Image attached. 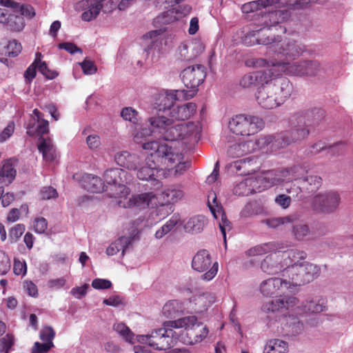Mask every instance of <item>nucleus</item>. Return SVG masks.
Wrapping results in <instances>:
<instances>
[{
  "instance_id": "nucleus-17",
  "label": "nucleus",
  "mask_w": 353,
  "mask_h": 353,
  "mask_svg": "<svg viewBox=\"0 0 353 353\" xmlns=\"http://www.w3.org/2000/svg\"><path fill=\"white\" fill-rule=\"evenodd\" d=\"M194 96V90L191 92H185V90H171L159 96V111H163L168 115L170 108L174 105V101L181 99H189Z\"/></svg>"
},
{
  "instance_id": "nucleus-21",
  "label": "nucleus",
  "mask_w": 353,
  "mask_h": 353,
  "mask_svg": "<svg viewBox=\"0 0 353 353\" xmlns=\"http://www.w3.org/2000/svg\"><path fill=\"white\" fill-rule=\"evenodd\" d=\"M260 292L265 296H272L280 289H290V282L287 279L271 278L260 284Z\"/></svg>"
},
{
  "instance_id": "nucleus-51",
  "label": "nucleus",
  "mask_w": 353,
  "mask_h": 353,
  "mask_svg": "<svg viewBox=\"0 0 353 353\" xmlns=\"http://www.w3.org/2000/svg\"><path fill=\"white\" fill-rule=\"evenodd\" d=\"M34 61H37V68H38L39 71L46 78L53 79L57 77L58 73L50 70L45 61H42L41 60L38 61L37 58L35 59Z\"/></svg>"
},
{
  "instance_id": "nucleus-46",
  "label": "nucleus",
  "mask_w": 353,
  "mask_h": 353,
  "mask_svg": "<svg viewBox=\"0 0 353 353\" xmlns=\"http://www.w3.org/2000/svg\"><path fill=\"white\" fill-rule=\"evenodd\" d=\"M251 152L248 141L230 145L228 150V156L239 158Z\"/></svg>"
},
{
  "instance_id": "nucleus-23",
  "label": "nucleus",
  "mask_w": 353,
  "mask_h": 353,
  "mask_svg": "<svg viewBox=\"0 0 353 353\" xmlns=\"http://www.w3.org/2000/svg\"><path fill=\"white\" fill-rule=\"evenodd\" d=\"M286 248L287 244L283 242H269L250 248L245 252V255L248 257L261 256L272 252L281 251Z\"/></svg>"
},
{
  "instance_id": "nucleus-26",
  "label": "nucleus",
  "mask_w": 353,
  "mask_h": 353,
  "mask_svg": "<svg viewBox=\"0 0 353 353\" xmlns=\"http://www.w3.org/2000/svg\"><path fill=\"white\" fill-rule=\"evenodd\" d=\"M282 170H268L255 177L258 181V185L261 186V190L285 182V178L280 174Z\"/></svg>"
},
{
  "instance_id": "nucleus-25",
  "label": "nucleus",
  "mask_w": 353,
  "mask_h": 353,
  "mask_svg": "<svg viewBox=\"0 0 353 353\" xmlns=\"http://www.w3.org/2000/svg\"><path fill=\"white\" fill-rule=\"evenodd\" d=\"M163 210L162 207L154 208L147 214L139 216L133 221V225L136 227L141 226L143 228H150L159 223L165 217V214L159 216L160 212Z\"/></svg>"
},
{
  "instance_id": "nucleus-61",
  "label": "nucleus",
  "mask_w": 353,
  "mask_h": 353,
  "mask_svg": "<svg viewBox=\"0 0 353 353\" xmlns=\"http://www.w3.org/2000/svg\"><path fill=\"white\" fill-rule=\"evenodd\" d=\"M14 344V339L11 335L7 334L0 339V352L9 353Z\"/></svg>"
},
{
  "instance_id": "nucleus-3",
  "label": "nucleus",
  "mask_w": 353,
  "mask_h": 353,
  "mask_svg": "<svg viewBox=\"0 0 353 353\" xmlns=\"http://www.w3.org/2000/svg\"><path fill=\"white\" fill-rule=\"evenodd\" d=\"M196 108V104L192 102L182 105L174 104L168 114L170 118L165 115L150 117L148 121L150 127L141 128L136 130L134 141L136 143H141L143 138L152 134L170 141L190 137L196 139L201 132V127L199 123L175 124L174 122V120L183 121L190 119L194 114Z\"/></svg>"
},
{
  "instance_id": "nucleus-31",
  "label": "nucleus",
  "mask_w": 353,
  "mask_h": 353,
  "mask_svg": "<svg viewBox=\"0 0 353 353\" xmlns=\"http://www.w3.org/2000/svg\"><path fill=\"white\" fill-rule=\"evenodd\" d=\"M276 4L279 6H284L288 4V0H257L253 1L243 4L242 10L244 12H252L263 8L270 7L277 8Z\"/></svg>"
},
{
  "instance_id": "nucleus-11",
  "label": "nucleus",
  "mask_w": 353,
  "mask_h": 353,
  "mask_svg": "<svg viewBox=\"0 0 353 353\" xmlns=\"http://www.w3.org/2000/svg\"><path fill=\"white\" fill-rule=\"evenodd\" d=\"M121 0H80L74 5V9L81 12V19L83 21H91L99 14L102 8L105 12H110L116 8Z\"/></svg>"
},
{
  "instance_id": "nucleus-39",
  "label": "nucleus",
  "mask_w": 353,
  "mask_h": 353,
  "mask_svg": "<svg viewBox=\"0 0 353 353\" xmlns=\"http://www.w3.org/2000/svg\"><path fill=\"white\" fill-rule=\"evenodd\" d=\"M38 148L39 152L42 153L43 158L46 161L52 162L56 159V149L51 139H42Z\"/></svg>"
},
{
  "instance_id": "nucleus-27",
  "label": "nucleus",
  "mask_w": 353,
  "mask_h": 353,
  "mask_svg": "<svg viewBox=\"0 0 353 353\" xmlns=\"http://www.w3.org/2000/svg\"><path fill=\"white\" fill-rule=\"evenodd\" d=\"M114 161L117 165L128 170H136L139 165V156L128 151L118 152L114 155Z\"/></svg>"
},
{
  "instance_id": "nucleus-13",
  "label": "nucleus",
  "mask_w": 353,
  "mask_h": 353,
  "mask_svg": "<svg viewBox=\"0 0 353 353\" xmlns=\"http://www.w3.org/2000/svg\"><path fill=\"white\" fill-rule=\"evenodd\" d=\"M119 207L139 210L154 208L158 204V197L153 192L133 194L130 196H121L117 201Z\"/></svg>"
},
{
  "instance_id": "nucleus-32",
  "label": "nucleus",
  "mask_w": 353,
  "mask_h": 353,
  "mask_svg": "<svg viewBox=\"0 0 353 353\" xmlns=\"http://www.w3.org/2000/svg\"><path fill=\"white\" fill-rule=\"evenodd\" d=\"M82 186L88 191L94 193H100L105 191L106 189V185L100 177L90 174H84L82 176Z\"/></svg>"
},
{
  "instance_id": "nucleus-14",
  "label": "nucleus",
  "mask_w": 353,
  "mask_h": 353,
  "mask_svg": "<svg viewBox=\"0 0 353 353\" xmlns=\"http://www.w3.org/2000/svg\"><path fill=\"white\" fill-rule=\"evenodd\" d=\"M192 268L199 272L207 271L201 276V278L203 281H210L216 275L219 264L217 262L212 263V256L207 250H201L193 256Z\"/></svg>"
},
{
  "instance_id": "nucleus-52",
  "label": "nucleus",
  "mask_w": 353,
  "mask_h": 353,
  "mask_svg": "<svg viewBox=\"0 0 353 353\" xmlns=\"http://www.w3.org/2000/svg\"><path fill=\"white\" fill-rule=\"evenodd\" d=\"M13 272L17 276H24L27 273V265L24 259L14 258Z\"/></svg>"
},
{
  "instance_id": "nucleus-41",
  "label": "nucleus",
  "mask_w": 353,
  "mask_h": 353,
  "mask_svg": "<svg viewBox=\"0 0 353 353\" xmlns=\"http://www.w3.org/2000/svg\"><path fill=\"white\" fill-rule=\"evenodd\" d=\"M300 307L304 310V314L306 311L317 314L325 310L326 301L321 297L315 296L307 300L306 304Z\"/></svg>"
},
{
  "instance_id": "nucleus-28",
  "label": "nucleus",
  "mask_w": 353,
  "mask_h": 353,
  "mask_svg": "<svg viewBox=\"0 0 353 353\" xmlns=\"http://www.w3.org/2000/svg\"><path fill=\"white\" fill-rule=\"evenodd\" d=\"M251 152L256 150L263 149L266 146L270 145L271 149L282 148L280 136L272 137L271 135L261 137L255 141H248Z\"/></svg>"
},
{
  "instance_id": "nucleus-60",
  "label": "nucleus",
  "mask_w": 353,
  "mask_h": 353,
  "mask_svg": "<svg viewBox=\"0 0 353 353\" xmlns=\"http://www.w3.org/2000/svg\"><path fill=\"white\" fill-rule=\"evenodd\" d=\"M161 33L160 30H153L148 32L144 36V39L150 45V48L157 45L160 41Z\"/></svg>"
},
{
  "instance_id": "nucleus-36",
  "label": "nucleus",
  "mask_w": 353,
  "mask_h": 353,
  "mask_svg": "<svg viewBox=\"0 0 353 353\" xmlns=\"http://www.w3.org/2000/svg\"><path fill=\"white\" fill-rule=\"evenodd\" d=\"M133 238L132 236H123L113 241L106 249L108 256H113L121 252L123 256L125 250L131 245Z\"/></svg>"
},
{
  "instance_id": "nucleus-24",
  "label": "nucleus",
  "mask_w": 353,
  "mask_h": 353,
  "mask_svg": "<svg viewBox=\"0 0 353 353\" xmlns=\"http://www.w3.org/2000/svg\"><path fill=\"white\" fill-rule=\"evenodd\" d=\"M18 161L15 158L3 160L0 165V180L5 184H10L17 175Z\"/></svg>"
},
{
  "instance_id": "nucleus-5",
  "label": "nucleus",
  "mask_w": 353,
  "mask_h": 353,
  "mask_svg": "<svg viewBox=\"0 0 353 353\" xmlns=\"http://www.w3.org/2000/svg\"><path fill=\"white\" fill-rule=\"evenodd\" d=\"M272 77H264L265 84L260 87L256 93V101L265 109H273L284 103L291 95L292 85L286 78L269 81Z\"/></svg>"
},
{
  "instance_id": "nucleus-45",
  "label": "nucleus",
  "mask_w": 353,
  "mask_h": 353,
  "mask_svg": "<svg viewBox=\"0 0 353 353\" xmlns=\"http://www.w3.org/2000/svg\"><path fill=\"white\" fill-rule=\"evenodd\" d=\"M114 330L117 332L126 342L134 344L136 336L130 329L123 323H116L113 325Z\"/></svg>"
},
{
  "instance_id": "nucleus-53",
  "label": "nucleus",
  "mask_w": 353,
  "mask_h": 353,
  "mask_svg": "<svg viewBox=\"0 0 353 353\" xmlns=\"http://www.w3.org/2000/svg\"><path fill=\"white\" fill-rule=\"evenodd\" d=\"M25 230V225L21 223L17 224L12 227L9 231V237L11 242H17L24 233Z\"/></svg>"
},
{
  "instance_id": "nucleus-38",
  "label": "nucleus",
  "mask_w": 353,
  "mask_h": 353,
  "mask_svg": "<svg viewBox=\"0 0 353 353\" xmlns=\"http://www.w3.org/2000/svg\"><path fill=\"white\" fill-rule=\"evenodd\" d=\"M321 178L317 176H306L305 179H303L301 181V185L297 186L296 197L299 199L302 198V195H299L301 193L313 192L319 188L321 185Z\"/></svg>"
},
{
  "instance_id": "nucleus-8",
  "label": "nucleus",
  "mask_w": 353,
  "mask_h": 353,
  "mask_svg": "<svg viewBox=\"0 0 353 353\" xmlns=\"http://www.w3.org/2000/svg\"><path fill=\"white\" fill-rule=\"evenodd\" d=\"M167 322L163 323V327L153 330L148 334L136 336L137 342L148 345L154 350H166L170 349L179 340L176 332L172 330L174 327L165 326Z\"/></svg>"
},
{
  "instance_id": "nucleus-40",
  "label": "nucleus",
  "mask_w": 353,
  "mask_h": 353,
  "mask_svg": "<svg viewBox=\"0 0 353 353\" xmlns=\"http://www.w3.org/2000/svg\"><path fill=\"white\" fill-rule=\"evenodd\" d=\"M208 222L207 219L202 215H198L190 218L184 225V229L187 232L195 234L201 232Z\"/></svg>"
},
{
  "instance_id": "nucleus-35",
  "label": "nucleus",
  "mask_w": 353,
  "mask_h": 353,
  "mask_svg": "<svg viewBox=\"0 0 353 353\" xmlns=\"http://www.w3.org/2000/svg\"><path fill=\"white\" fill-rule=\"evenodd\" d=\"M261 191V186L258 185V181L255 177H249L240 182L234 188L236 194L248 196L255 192Z\"/></svg>"
},
{
  "instance_id": "nucleus-16",
  "label": "nucleus",
  "mask_w": 353,
  "mask_h": 353,
  "mask_svg": "<svg viewBox=\"0 0 353 353\" xmlns=\"http://www.w3.org/2000/svg\"><path fill=\"white\" fill-rule=\"evenodd\" d=\"M216 301V296L214 292H205L195 295L186 302L187 312L202 314L206 312Z\"/></svg>"
},
{
  "instance_id": "nucleus-9",
  "label": "nucleus",
  "mask_w": 353,
  "mask_h": 353,
  "mask_svg": "<svg viewBox=\"0 0 353 353\" xmlns=\"http://www.w3.org/2000/svg\"><path fill=\"white\" fill-rule=\"evenodd\" d=\"M103 179L110 197L117 201L121 196L130 195V190L125 184L131 181L132 176L126 170L118 168L108 169L103 174Z\"/></svg>"
},
{
  "instance_id": "nucleus-2",
  "label": "nucleus",
  "mask_w": 353,
  "mask_h": 353,
  "mask_svg": "<svg viewBox=\"0 0 353 353\" xmlns=\"http://www.w3.org/2000/svg\"><path fill=\"white\" fill-rule=\"evenodd\" d=\"M140 143L143 150L151 152L143 163H141L140 161L137 169V176L140 180L157 181L159 183L162 179L182 176L190 166L183 154L169 144H159L154 141Z\"/></svg>"
},
{
  "instance_id": "nucleus-6",
  "label": "nucleus",
  "mask_w": 353,
  "mask_h": 353,
  "mask_svg": "<svg viewBox=\"0 0 353 353\" xmlns=\"http://www.w3.org/2000/svg\"><path fill=\"white\" fill-rule=\"evenodd\" d=\"M165 326L174 329L183 328L185 333L178 340L186 345H195L202 342L208 335L209 330L206 325L198 321L195 316H188L174 321H168Z\"/></svg>"
},
{
  "instance_id": "nucleus-10",
  "label": "nucleus",
  "mask_w": 353,
  "mask_h": 353,
  "mask_svg": "<svg viewBox=\"0 0 353 353\" xmlns=\"http://www.w3.org/2000/svg\"><path fill=\"white\" fill-rule=\"evenodd\" d=\"M319 273V267L312 263L303 262L288 265L282 275L290 282L291 289L292 287L303 285L312 281L318 277Z\"/></svg>"
},
{
  "instance_id": "nucleus-34",
  "label": "nucleus",
  "mask_w": 353,
  "mask_h": 353,
  "mask_svg": "<svg viewBox=\"0 0 353 353\" xmlns=\"http://www.w3.org/2000/svg\"><path fill=\"white\" fill-rule=\"evenodd\" d=\"M264 68H265L264 70L245 74L240 81V85L243 88H249L254 85L258 81L263 83L265 77H274L271 73L269 72V70L271 68V67Z\"/></svg>"
},
{
  "instance_id": "nucleus-56",
  "label": "nucleus",
  "mask_w": 353,
  "mask_h": 353,
  "mask_svg": "<svg viewBox=\"0 0 353 353\" xmlns=\"http://www.w3.org/2000/svg\"><path fill=\"white\" fill-rule=\"evenodd\" d=\"M57 196L58 192L57 190L51 186L43 187L39 192V197L42 200L56 199Z\"/></svg>"
},
{
  "instance_id": "nucleus-42",
  "label": "nucleus",
  "mask_w": 353,
  "mask_h": 353,
  "mask_svg": "<svg viewBox=\"0 0 353 353\" xmlns=\"http://www.w3.org/2000/svg\"><path fill=\"white\" fill-rule=\"evenodd\" d=\"M283 250L284 249L277 252H282L281 255L282 259H284L283 263H288V265H285V267H288V265L294 263H301V262H299V261L303 260L306 257V254L303 251L299 250H291L289 251H284Z\"/></svg>"
},
{
  "instance_id": "nucleus-48",
  "label": "nucleus",
  "mask_w": 353,
  "mask_h": 353,
  "mask_svg": "<svg viewBox=\"0 0 353 353\" xmlns=\"http://www.w3.org/2000/svg\"><path fill=\"white\" fill-rule=\"evenodd\" d=\"M121 116L124 120L135 125L139 124L141 121L139 112L131 107L123 108L121 112Z\"/></svg>"
},
{
  "instance_id": "nucleus-64",
  "label": "nucleus",
  "mask_w": 353,
  "mask_h": 353,
  "mask_svg": "<svg viewBox=\"0 0 353 353\" xmlns=\"http://www.w3.org/2000/svg\"><path fill=\"white\" fill-rule=\"evenodd\" d=\"M85 142L90 150H97L101 145L100 137L95 134L88 135L85 139Z\"/></svg>"
},
{
  "instance_id": "nucleus-55",
  "label": "nucleus",
  "mask_w": 353,
  "mask_h": 353,
  "mask_svg": "<svg viewBox=\"0 0 353 353\" xmlns=\"http://www.w3.org/2000/svg\"><path fill=\"white\" fill-rule=\"evenodd\" d=\"M292 221V219L290 216H285L268 219L265 221V223L268 227L276 228Z\"/></svg>"
},
{
  "instance_id": "nucleus-7",
  "label": "nucleus",
  "mask_w": 353,
  "mask_h": 353,
  "mask_svg": "<svg viewBox=\"0 0 353 353\" xmlns=\"http://www.w3.org/2000/svg\"><path fill=\"white\" fill-rule=\"evenodd\" d=\"M323 116L318 109L307 110L296 112L294 115V125L284 135H279L283 147L305 139L309 134L308 124L312 119H319Z\"/></svg>"
},
{
  "instance_id": "nucleus-15",
  "label": "nucleus",
  "mask_w": 353,
  "mask_h": 353,
  "mask_svg": "<svg viewBox=\"0 0 353 353\" xmlns=\"http://www.w3.org/2000/svg\"><path fill=\"white\" fill-rule=\"evenodd\" d=\"M181 79L184 85L189 88L185 92H196L197 87L204 81L206 72L205 67L202 65L189 66L181 72Z\"/></svg>"
},
{
  "instance_id": "nucleus-19",
  "label": "nucleus",
  "mask_w": 353,
  "mask_h": 353,
  "mask_svg": "<svg viewBox=\"0 0 353 353\" xmlns=\"http://www.w3.org/2000/svg\"><path fill=\"white\" fill-rule=\"evenodd\" d=\"M282 259L280 252L268 255L261 262V268L263 272L268 274H276L281 272L283 274L288 263H284Z\"/></svg>"
},
{
  "instance_id": "nucleus-59",
  "label": "nucleus",
  "mask_w": 353,
  "mask_h": 353,
  "mask_svg": "<svg viewBox=\"0 0 353 353\" xmlns=\"http://www.w3.org/2000/svg\"><path fill=\"white\" fill-rule=\"evenodd\" d=\"M177 19L178 17L174 14V10H169L163 12L157 18V21L163 24L170 23Z\"/></svg>"
},
{
  "instance_id": "nucleus-37",
  "label": "nucleus",
  "mask_w": 353,
  "mask_h": 353,
  "mask_svg": "<svg viewBox=\"0 0 353 353\" xmlns=\"http://www.w3.org/2000/svg\"><path fill=\"white\" fill-rule=\"evenodd\" d=\"M186 308V303H181L177 300H171L163 305L162 314L166 318H174L181 313L187 312Z\"/></svg>"
},
{
  "instance_id": "nucleus-33",
  "label": "nucleus",
  "mask_w": 353,
  "mask_h": 353,
  "mask_svg": "<svg viewBox=\"0 0 353 353\" xmlns=\"http://www.w3.org/2000/svg\"><path fill=\"white\" fill-rule=\"evenodd\" d=\"M307 170L304 165H295L292 168L282 170L280 173L281 175L285 178V182L295 181L297 186L301 185V181L305 179Z\"/></svg>"
},
{
  "instance_id": "nucleus-22",
  "label": "nucleus",
  "mask_w": 353,
  "mask_h": 353,
  "mask_svg": "<svg viewBox=\"0 0 353 353\" xmlns=\"http://www.w3.org/2000/svg\"><path fill=\"white\" fill-rule=\"evenodd\" d=\"M33 123L27 125V134L31 137L43 135L48 132V121L43 119L42 114L37 110H33Z\"/></svg>"
},
{
  "instance_id": "nucleus-20",
  "label": "nucleus",
  "mask_w": 353,
  "mask_h": 353,
  "mask_svg": "<svg viewBox=\"0 0 353 353\" xmlns=\"http://www.w3.org/2000/svg\"><path fill=\"white\" fill-rule=\"evenodd\" d=\"M339 195L335 192L319 194L314 200V206L325 213L333 212L338 206Z\"/></svg>"
},
{
  "instance_id": "nucleus-44",
  "label": "nucleus",
  "mask_w": 353,
  "mask_h": 353,
  "mask_svg": "<svg viewBox=\"0 0 353 353\" xmlns=\"http://www.w3.org/2000/svg\"><path fill=\"white\" fill-rule=\"evenodd\" d=\"M6 28L12 32H20L25 27V22L23 17L17 12H10L8 20L4 23Z\"/></svg>"
},
{
  "instance_id": "nucleus-4",
  "label": "nucleus",
  "mask_w": 353,
  "mask_h": 353,
  "mask_svg": "<svg viewBox=\"0 0 353 353\" xmlns=\"http://www.w3.org/2000/svg\"><path fill=\"white\" fill-rule=\"evenodd\" d=\"M298 299L293 296H280L278 299L265 303L262 310L265 312L287 311L285 314L277 316L269 323V326L276 329L278 333L288 336L299 334L303 331V324L299 316L304 314V310L298 305Z\"/></svg>"
},
{
  "instance_id": "nucleus-43",
  "label": "nucleus",
  "mask_w": 353,
  "mask_h": 353,
  "mask_svg": "<svg viewBox=\"0 0 353 353\" xmlns=\"http://www.w3.org/2000/svg\"><path fill=\"white\" fill-rule=\"evenodd\" d=\"M288 343L281 339L270 340L265 345L263 353H287Z\"/></svg>"
},
{
  "instance_id": "nucleus-49",
  "label": "nucleus",
  "mask_w": 353,
  "mask_h": 353,
  "mask_svg": "<svg viewBox=\"0 0 353 353\" xmlns=\"http://www.w3.org/2000/svg\"><path fill=\"white\" fill-rule=\"evenodd\" d=\"M292 233L296 240L302 241L310 234V230L307 225L297 223L293 225Z\"/></svg>"
},
{
  "instance_id": "nucleus-62",
  "label": "nucleus",
  "mask_w": 353,
  "mask_h": 353,
  "mask_svg": "<svg viewBox=\"0 0 353 353\" xmlns=\"http://www.w3.org/2000/svg\"><path fill=\"white\" fill-rule=\"evenodd\" d=\"M15 12L21 17L25 16L28 18H32L35 15L34 8L30 5L18 4Z\"/></svg>"
},
{
  "instance_id": "nucleus-57",
  "label": "nucleus",
  "mask_w": 353,
  "mask_h": 353,
  "mask_svg": "<svg viewBox=\"0 0 353 353\" xmlns=\"http://www.w3.org/2000/svg\"><path fill=\"white\" fill-rule=\"evenodd\" d=\"M22 46L17 40H12L8 42L6 46V52L9 57H17L21 51Z\"/></svg>"
},
{
  "instance_id": "nucleus-58",
  "label": "nucleus",
  "mask_w": 353,
  "mask_h": 353,
  "mask_svg": "<svg viewBox=\"0 0 353 353\" xmlns=\"http://www.w3.org/2000/svg\"><path fill=\"white\" fill-rule=\"evenodd\" d=\"M11 263L9 256L5 252L0 250V274H7L10 269Z\"/></svg>"
},
{
  "instance_id": "nucleus-50",
  "label": "nucleus",
  "mask_w": 353,
  "mask_h": 353,
  "mask_svg": "<svg viewBox=\"0 0 353 353\" xmlns=\"http://www.w3.org/2000/svg\"><path fill=\"white\" fill-rule=\"evenodd\" d=\"M208 205L214 217L218 219L219 214L221 213L223 210L216 201V196L214 192H211L208 195Z\"/></svg>"
},
{
  "instance_id": "nucleus-47",
  "label": "nucleus",
  "mask_w": 353,
  "mask_h": 353,
  "mask_svg": "<svg viewBox=\"0 0 353 353\" xmlns=\"http://www.w3.org/2000/svg\"><path fill=\"white\" fill-rule=\"evenodd\" d=\"M180 221V216L174 214L172 217L155 232V237L158 239L163 238L165 234L170 232Z\"/></svg>"
},
{
  "instance_id": "nucleus-29",
  "label": "nucleus",
  "mask_w": 353,
  "mask_h": 353,
  "mask_svg": "<svg viewBox=\"0 0 353 353\" xmlns=\"http://www.w3.org/2000/svg\"><path fill=\"white\" fill-rule=\"evenodd\" d=\"M290 14L286 10H269V13L268 15L265 16V19H269V22L266 20L265 21V26L269 28L275 26L276 27V30L279 28L281 29V32L285 33L286 32V28L285 27H282L279 23L287 20Z\"/></svg>"
},
{
  "instance_id": "nucleus-63",
  "label": "nucleus",
  "mask_w": 353,
  "mask_h": 353,
  "mask_svg": "<svg viewBox=\"0 0 353 353\" xmlns=\"http://www.w3.org/2000/svg\"><path fill=\"white\" fill-rule=\"evenodd\" d=\"M55 332L53 330L52 327L50 326L44 327L40 332V339L44 343H50L52 342L53 339L54 338Z\"/></svg>"
},
{
  "instance_id": "nucleus-18",
  "label": "nucleus",
  "mask_w": 353,
  "mask_h": 353,
  "mask_svg": "<svg viewBox=\"0 0 353 353\" xmlns=\"http://www.w3.org/2000/svg\"><path fill=\"white\" fill-rule=\"evenodd\" d=\"M205 50L203 42L194 39L188 43H183L179 47L180 58L184 61H192L201 55Z\"/></svg>"
},
{
  "instance_id": "nucleus-1",
  "label": "nucleus",
  "mask_w": 353,
  "mask_h": 353,
  "mask_svg": "<svg viewBox=\"0 0 353 353\" xmlns=\"http://www.w3.org/2000/svg\"><path fill=\"white\" fill-rule=\"evenodd\" d=\"M258 44L267 46V53L272 56L269 61L260 58L255 60L256 68L271 67L269 72L274 77L283 74L290 75H312L319 68L316 61H303L291 63L290 61L299 57L306 50L303 43L294 39L282 38L281 36H270L256 39Z\"/></svg>"
},
{
  "instance_id": "nucleus-54",
  "label": "nucleus",
  "mask_w": 353,
  "mask_h": 353,
  "mask_svg": "<svg viewBox=\"0 0 353 353\" xmlns=\"http://www.w3.org/2000/svg\"><path fill=\"white\" fill-rule=\"evenodd\" d=\"M82 68L83 72L86 75H92L97 72V68L94 63L89 59H85L83 61L77 63Z\"/></svg>"
},
{
  "instance_id": "nucleus-12",
  "label": "nucleus",
  "mask_w": 353,
  "mask_h": 353,
  "mask_svg": "<svg viewBox=\"0 0 353 353\" xmlns=\"http://www.w3.org/2000/svg\"><path fill=\"white\" fill-rule=\"evenodd\" d=\"M264 127L263 119L257 116L238 114L229 121L228 128L231 132L237 136H251Z\"/></svg>"
},
{
  "instance_id": "nucleus-30",
  "label": "nucleus",
  "mask_w": 353,
  "mask_h": 353,
  "mask_svg": "<svg viewBox=\"0 0 353 353\" xmlns=\"http://www.w3.org/2000/svg\"><path fill=\"white\" fill-rule=\"evenodd\" d=\"M161 196L165 204H174L183 199L185 193L181 186L172 185L165 188Z\"/></svg>"
}]
</instances>
